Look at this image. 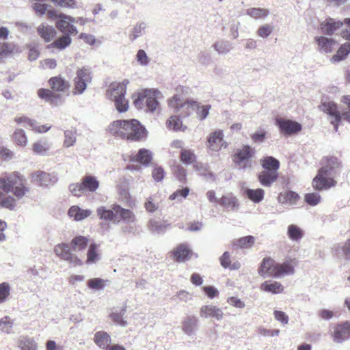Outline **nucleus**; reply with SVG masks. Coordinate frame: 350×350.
Listing matches in <instances>:
<instances>
[{"label":"nucleus","instance_id":"obj_1","mask_svg":"<svg viewBox=\"0 0 350 350\" xmlns=\"http://www.w3.org/2000/svg\"><path fill=\"white\" fill-rule=\"evenodd\" d=\"M29 190L25 178L18 172L3 174L0 176V207L14 209L16 200L7 194L12 193L16 198H21Z\"/></svg>","mask_w":350,"mask_h":350},{"label":"nucleus","instance_id":"obj_2","mask_svg":"<svg viewBox=\"0 0 350 350\" xmlns=\"http://www.w3.org/2000/svg\"><path fill=\"white\" fill-rule=\"evenodd\" d=\"M108 129L113 137L130 142H140L148 134L146 128L136 119L113 121Z\"/></svg>","mask_w":350,"mask_h":350},{"label":"nucleus","instance_id":"obj_3","mask_svg":"<svg viewBox=\"0 0 350 350\" xmlns=\"http://www.w3.org/2000/svg\"><path fill=\"white\" fill-rule=\"evenodd\" d=\"M297 264L296 258H288L280 263L271 257L264 258L258 267V274L265 277L269 275L280 278L284 275H293L295 273V267Z\"/></svg>","mask_w":350,"mask_h":350},{"label":"nucleus","instance_id":"obj_4","mask_svg":"<svg viewBox=\"0 0 350 350\" xmlns=\"http://www.w3.org/2000/svg\"><path fill=\"white\" fill-rule=\"evenodd\" d=\"M260 164L262 170L257 175L258 180L261 185L270 187L278 180L280 163L275 157L267 156L260 159Z\"/></svg>","mask_w":350,"mask_h":350},{"label":"nucleus","instance_id":"obj_5","mask_svg":"<svg viewBox=\"0 0 350 350\" xmlns=\"http://www.w3.org/2000/svg\"><path fill=\"white\" fill-rule=\"evenodd\" d=\"M96 213L100 220L110 221L113 224H118L121 220L127 222H134L135 216L133 211L122 208L118 204H113L110 209L101 206L97 208Z\"/></svg>","mask_w":350,"mask_h":350},{"label":"nucleus","instance_id":"obj_6","mask_svg":"<svg viewBox=\"0 0 350 350\" xmlns=\"http://www.w3.org/2000/svg\"><path fill=\"white\" fill-rule=\"evenodd\" d=\"M255 154L254 148L250 145H243L235 150L232 155V161L239 169H250L253 166L252 159Z\"/></svg>","mask_w":350,"mask_h":350},{"label":"nucleus","instance_id":"obj_7","mask_svg":"<svg viewBox=\"0 0 350 350\" xmlns=\"http://www.w3.org/2000/svg\"><path fill=\"white\" fill-rule=\"evenodd\" d=\"M100 183L96 177L92 175L83 176L80 183H73L69 186L72 194L76 197L82 196L85 191L95 192L99 187Z\"/></svg>","mask_w":350,"mask_h":350},{"label":"nucleus","instance_id":"obj_8","mask_svg":"<svg viewBox=\"0 0 350 350\" xmlns=\"http://www.w3.org/2000/svg\"><path fill=\"white\" fill-rule=\"evenodd\" d=\"M92 74L90 68L82 67L77 70L76 76L74 78V88L72 94L74 95L81 94L86 90L87 85L92 81Z\"/></svg>","mask_w":350,"mask_h":350},{"label":"nucleus","instance_id":"obj_9","mask_svg":"<svg viewBox=\"0 0 350 350\" xmlns=\"http://www.w3.org/2000/svg\"><path fill=\"white\" fill-rule=\"evenodd\" d=\"M323 169L319 168L317 175L312 180V186L316 191H321L336 186L337 182Z\"/></svg>","mask_w":350,"mask_h":350},{"label":"nucleus","instance_id":"obj_10","mask_svg":"<svg viewBox=\"0 0 350 350\" xmlns=\"http://www.w3.org/2000/svg\"><path fill=\"white\" fill-rule=\"evenodd\" d=\"M54 252L61 259L68 261L74 266H81L82 260L75 254H72L70 246L67 243H62L56 245Z\"/></svg>","mask_w":350,"mask_h":350},{"label":"nucleus","instance_id":"obj_11","mask_svg":"<svg viewBox=\"0 0 350 350\" xmlns=\"http://www.w3.org/2000/svg\"><path fill=\"white\" fill-rule=\"evenodd\" d=\"M330 336L334 342L342 343L350 338V321L338 323L332 327Z\"/></svg>","mask_w":350,"mask_h":350},{"label":"nucleus","instance_id":"obj_12","mask_svg":"<svg viewBox=\"0 0 350 350\" xmlns=\"http://www.w3.org/2000/svg\"><path fill=\"white\" fill-rule=\"evenodd\" d=\"M276 124L281 133L284 135H293L301 131L302 126L299 122L284 118L276 119Z\"/></svg>","mask_w":350,"mask_h":350},{"label":"nucleus","instance_id":"obj_13","mask_svg":"<svg viewBox=\"0 0 350 350\" xmlns=\"http://www.w3.org/2000/svg\"><path fill=\"white\" fill-rule=\"evenodd\" d=\"M75 21V18L71 16L60 13L59 21H57L56 27L63 33L77 35L78 31L77 28L72 25Z\"/></svg>","mask_w":350,"mask_h":350},{"label":"nucleus","instance_id":"obj_14","mask_svg":"<svg viewBox=\"0 0 350 350\" xmlns=\"http://www.w3.org/2000/svg\"><path fill=\"white\" fill-rule=\"evenodd\" d=\"M319 108L323 112L334 118L331 120V124L334 126L335 131H338L339 122L341 120V116L340 111L338 109L337 105L332 101L325 102L319 106Z\"/></svg>","mask_w":350,"mask_h":350},{"label":"nucleus","instance_id":"obj_15","mask_svg":"<svg viewBox=\"0 0 350 350\" xmlns=\"http://www.w3.org/2000/svg\"><path fill=\"white\" fill-rule=\"evenodd\" d=\"M170 254L175 261L181 262L188 260L193 253L187 243H180L174 247Z\"/></svg>","mask_w":350,"mask_h":350},{"label":"nucleus","instance_id":"obj_16","mask_svg":"<svg viewBox=\"0 0 350 350\" xmlns=\"http://www.w3.org/2000/svg\"><path fill=\"white\" fill-rule=\"evenodd\" d=\"M224 143L223 131L217 130L209 134L207 137L206 146L212 151H219Z\"/></svg>","mask_w":350,"mask_h":350},{"label":"nucleus","instance_id":"obj_17","mask_svg":"<svg viewBox=\"0 0 350 350\" xmlns=\"http://www.w3.org/2000/svg\"><path fill=\"white\" fill-rule=\"evenodd\" d=\"M129 80L125 79L123 82H113L111 83L109 89L107 91V94L112 100L124 97L126 92V85L129 83Z\"/></svg>","mask_w":350,"mask_h":350},{"label":"nucleus","instance_id":"obj_18","mask_svg":"<svg viewBox=\"0 0 350 350\" xmlns=\"http://www.w3.org/2000/svg\"><path fill=\"white\" fill-rule=\"evenodd\" d=\"M321 167L325 172L329 174L336 173V172L342 167V164L338 158L334 156H327L322 158L321 161Z\"/></svg>","mask_w":350,"mask_h":350},{"label":"nucleus","instance_id":"obj_19","mask_svg":"<svg viewBox=\"0 0 350 350\" xmlns=\"http://www.w3.org/2000/svg\"><path fill=\"white\" fill-rule=\"evenodd\" d=\"M31 180L39 186H49L54 184L57 179L49 173L37 171L31 174Z\"/></svg>","mask_w":350,"mask_h":350},{"label":"nucleus","instance_id":"obj_20","mask_svg":"<svg viewBox=\"0 0 350 350\" xmlns=\"http://www.w3.org/2000/svg\"><path fill=\"white\" fill-rule=\"evenodd\" d=\"M49 85L56 93L65 92L70 88V82L61 75L51 77L48 81Z\"/></svg>","mask_w":350,"mask_h":350},{"label":"nucleus","instance_id":"obj_21","mask_svg":"<svg viewBox=\"0 0 350 350\" xmlns=\"http://www.w3.org/2000/svg\"><path fill=\"white\" fill-rule=\"evenodd\" d=\"M343 25V22L335 21L332 18H326L320 24V29L322 33L326 35L332 36L336 31L339 29Z\"/></svg>","mask_w":350,"mask_h":350},{"label":"nucleus","instance_id":"obj_22","mask_svg":"<svg viewBox=\"0 0 350 350\" xmlns=\"http://www.w3.org/2000/svg\"><path fill=\"white\" fill-rule=\"evenodd\" d=\"M200 316L204 318H214L219 321L222 319L224 313L220 308L215 306L206 305L200 308Z\"/></svg>","mask_w":350,"mask_h":350},{"label":"nucleus","instance_id":"obj_23","mask_svg":"<svg viewBox=\"0 0 350 350\" xmlns=\"http://www.w3.org/2000/svg\"><path fill=\"white\" fill-rule=\"evenodd\" d=\"M38 97L51 105H56L57 101L61 99L59 94L56 93L52 89L40 88L38 90Z\"/></svg>","mask_w":350,"mask_h":350},{"label":"nucleus","instance_id":"obj_24","mask_svg":"<svg viewBox=\"0 0 350 350\" xmlns=\"http://www.w3.org/2000/svg\"><path fill=\"white\" fill-rule=\"evenodd\" d=\"M37 32L45 42H50L53 40L57 34V31L53 27L43 23L37 27Z\"/></svg>","mask_w":350,"mask_h":350},{"label":"nucleus","instance_id":"obj_25","mask_svg":"<svg viewBox=\"0 0 350 350\" xmlns=\"http://www.w3.org/2000/svg\"><path fill=\"white\" fill-rule=\"evenodd\" d=\"M217 203L228 211H236L239 207L238 199L232 193L223 196L217 200Z\"/></svg>","mask_w":350,"mask_h":350},{"label":"nucleus","instance_id":"obj_26","mask_svg":"<svg viewBox=\"0 0 350 350\" xmlns=\"http://www.w3.org/2000/svg\"><path fill=\"white\" fill-rule=\"evenodd\" d=\"M300 199L299 195L291 190H286L281 192L278 197V200L280 204L295 205Z\"/></svg>","mask_w":350,"mask_h":350},{"label":"nucleus","instance_id":"obj_27","mask_svg":"<svg viewBox=\"0 0 350 350\" xmlns=\"http://www.w3.org/2000/svg\"><path fill=\"white\" fill-rule=\"evenodd\" d=\"M314 40L318 44L319 50L325 53H330L336 43L334 39L325 36H317Z\"/></svg>","mask_w":350,"mask_h":350},{"label":"nucleus","instance_id":"obj_28","mask_svg":"<svg viewBox=\"0 0 350 350\" xmlns=\"http://www.w3.org/2000/svg\"><path fill=\"white\" fill-rule=\"evenodd\" d=\"M261 291L272 294H280L284 292V288L281 282L278 281L267 280L260 286Z\"/></svg>","mask_w":350,"mask_h":350},{"label":"nucleus","instance_id":"obj_29","mask_svg":"<svg viewBox=\"0 0 350 350\" xmlns=\"http://www.w3.org/2000/svg\"><path fill=\"white\" fill-rule=\"evenodd\" d=\"M94 342L98 347L106 350L111 342V338L107 332L98 331L94 334Z\"/></svg>","mask_w":350,"mask_h":350},{"label":"nucleus","instance_id":"obj_30","mask_svg":"<svg viewBox=\"0 0 350 350\" xmlns=\"http://www.w3.org/2000/svg\"><path fill=\"white\" fill-rule=\"evenodd\" d=\"M152 159V155L150 150L142 148L137 154L130 158L131 161L138 162L144 165H148Z\"/></svg>","mask_w":350,"mask_h":350},{"label":"nucleus","instance_id":"obj_31","mask_svg":"<svg viewBox=\"0 0 350 350\" xmlns=\"http://www.w3.org/2000/svg\"><path fill=\"white\" fill-rule=\"evenodd\" d=\"M91 211L88 209H81L79 206H72L68 211V215L72 217L75 221H81L89 217L91 215Z\"/></svg>","mask_w":350,"mask_h":350},{"label":"nucleus","instance_id":"obj_32","mask_svg":"<svg viewBox=\"0 0 350 350\" xmlns=\"http://www.w3.org/2000/svg\"><path fill=\"white\" fill-rule=\"evenodd\" d=\"M71 35L72 34L64 33L63 36L55 40L48 47L54 48L59 51L65 49L66 47L69 46L72 42Z\"/></svg>","mask_w":350,"mask_h":350},{"label":"nucleus","instance_id":"obj_33","mask_svg":"<svg viewBox=\"0 0 350 350\" xmlns=\"http://www.w3.org/2000/svg\"><path fill=\"white\" fill-rule=\"evenodd\" d=\"M89 243V239L87 237L79 235L75 237L70 241L72 251L81 252L84 250Z\"/></svg>","mask_w":350,"mask_h":350},{"label":"nucleus","instance_id":"obj_34","mask_svg":"<svg viewBox=\"0 0 350 350\" xmlns=\"http://www.w3.org/2000/svg\"><path fill=\"white\" fill-rule=\"evenodd\" d=\"M168 104L170 107L178 110L184 107L189 108L190 106L196 105V102L184 100L180 96L175 95L168 100Z\"/></svg>","mask_w":350,"mask_h":350},{"label":"nucleus","instance_id":"obj_35","mask_svg":"<svg viewBox=\"0 0 350 350\" xmlns=\"http://www.w3.org/2000/svg\"><path fill=\"white\" fill-rule=\"evenodd\" d=\"M126 311V308H123L120 310H115L109 314V317L115 324L125 327L127 325V322L124 318Z\"/></svg>","mask_w":350,"mask_h":350},{"label":"nucleus","instance_id":"obj_36","mask_svg":"<svg viewBox=\"0 0 350 350\" xmlns=\"http://www.w3.org/2000/svg\"><path fill=\"white\" fill-rule=\"evenodd\" d=\"M143 98H146V106L148 111H154L159 106V102L157 100V92L155 90H148V94H144Z\"/></svg>","mask_w":350,"mask_h":350},{"label":"nucleus","instance_id":"obj_37","mask_svg":"<svg viewBox=\"0 0 350 350\" xmlns=\"http://www.w3.org/2000/svg\"><path fill=\"white\" fill-rule=\"evenodd\" d=\"M350 53V43H345L340 45L336 53L331 59L332 62H338L346 58Z\"/></svg>","mask_w":350,"mask_h":350},{"label":"nucleus","instance_id":"obj_38","mask_svg":"<svg viewBox=\"0 0 350 350\" xmlns=\"http://www.w3.org/2000/svg\"><path fill=\"white\" fill-rule=\"evenodd\" d=\"M255 242V238L252 235L245 236L233 241V246L240 249L251 247Z\"/></svg>","mask_w":350,"mask_h":350},{"label":"nucleus","instance_id":"obj_39","mask_svg":"<svg viewBox=\"0 0 350 350\" xmlns=\"http://www.w3.org/2000/svg\"><path fill=\"white\" fill-rule=\"evenodd\" d=\"M148 90H150V89L142 90L132 95L133 104L135 107L137 109L144 108L146 103V98H143L144 96L143 94H148Z\"/></svg>","mask_w":350,"mask_h":350},{"label":"nucleus","instance_id":"obj_40","mask_svg":"<svg viewBox=\"0 0 350 350\" xmlns=\"http://www.w3.org/2000/svg\"><path fill=\"white\" fill-rule=\"evenodd\" d=\"M18 347L21 350H37L38 346L36 341L27 336H21L18 339Z\"/></svg>","mask_w":350,"mask_h":350},{"label":"nucleus","instance_id":"obj_41","mask_svg":"<svg viewBox=\"0 0 350 350\" xmlns=\"http://www.w3.org/2000/svg\"><path fill=\"white\" fill-rule=\"evenodd\" d=\"M245 194L247 198L253 202L259 203L264 198L265 191L260 188L256 189H247L245 191Z\"/></svg>","mask_w":350,"mask_h":350},{"label":"nucleus","instance_id":"obj_42","mask_svg":"<svg viewBox=\"0 0 350 350\" xmlns=\"http://www.w3.org/2000/svg\"><path fill=\"white\" fill-rule=\"evenodd\" d=\"M99 260L98 245L96 243H91L87 252V264L95 263Z\"/></svg>","mask_w":350,"mask_h":350},{"label":"nucleus","instance_id":"obj_43","mask_svg":"<svg viewBox=\"0 0 350 350\" xmlns=\"http://www.w3.org/2000/svg\"><path fill=\"white\" fill-rule=\"evenodd\" d=\"M180 161L186 165L193 164L196 161L197 157L193 150L183 149L180 153Z\"/></svg>","mask_w":350,"mask_h":350},{"label":"nucleus","instance_id":"obj_44","mask_svg":"<svg viewBox=\"0 0 350 350\" xmlns=\"http://www.w3.org/2000/svg\"><path fill=\"white\" fill-rule=\"evenodd\" d=\"M14 142L20 146H25L27 144V137L25 132L22 129H17L15 130L12 135Z\"/></svg>","mask_w":350,"mask_h":350},{"label":"nucleus","instance_id":"obj_45","mask_svg":"<svg viewBox=\"0 0 350 350\" xmlns=\"http://www.w3.org/2000/svg\"><path fill=\"white\" fill-rule=\"evenodd\" d=\"M166 124L169 129L174 130L176 131H185L186 129V126H183L180 119L176 116H171L167 121Z\"/></svg>","mask_w":350,"mask_h":350},{"label":"nucleus","instance_id":"obj_46","mask_svg":"<svg viewBox=\"0 0 350 350\" xmlns=\"http://www.w3.org/2000/svg\"><path fill=\"white\" fill-rule=\"evenodd\" d=\"M197 319L193 317H187L183 322V330L188 335L191 334L197 325Z\"/></svg>","mask_w":350,"mask_h":350},{"label":"nucleus","instance_id":"obj_47","mask_svg":"<svg viewBox=\"0 0 350 350\" xmlns=\"http://www.w3.org/2000/svg\"><path fill=\"white\" fill-rule=\"evenodd\" d=\"M287 233L289 239L293 241H298L301 239L304 234L302 230L294 224L288 226Z\"/></svg>","mask_w":350,"mask_h":350},{"label":"nucleus","instance_id":"obj_48","mask_svg":"<svg viewBox=\"0 0 350 350\" xmlns=\"http://www.w3.org/2000/svg\"><path fill=\"white\" fill-rule=\"evenodd\" d=\"M269 13L268 10L260 8H252L247 10V14L255 19L265 18Z\"/></svg>","mask_w":350,"mask_h":350},{"label":"nucleus","instance_id":"obj_49","mask_svg":"<svg viewBox=\"0 0 350 350\" xmlns=\"http://www.w3.org/2000/svg\"><path fill=\"white\" fill-rule=\"evenodd\" d=\"M220 263L223 267L229 268L230 269H237L241 267L240 263L238 262L231 265L230 256L228 252H225L220 257Z\"/></svg>","mask_w":350,"mask_h":350},{"label":"nucleus","instance_id":"obj_50","mask_svg":"<svg viewBox=\"0 0 350 350\" xmlns=\"http://www.w3.org/2000/svg\"><path fill=\"white\" fill-rule=\"evenodd\" d=\"M321 200V196L316 193H307L304 195V200L310 206H314L317 205Z\"/></svg>","mask_w":350,"mask_h":350},{"label":"nucleus","instance_id":"obj_51","mask_svg":"<svg viewBox=\"0 0 350 350\" xmlns=\"http://www.w3.org/2000/svg\"><path fill=\"white\" fill-rule=\"evenodd\" d=\"M191 108L195 109H196V112L198 114V116L199 118L202 120L205 119L207 116L208 115L209 109H211V105H203L200 106L196 102V105L190 106Z\"/></svg>","mask_w":350,"mask_h":350},{"label":"nucleus","instance_id":"obj_52","mask_svg":"<svg viewBox=\"0 0 350 350\" xmlns=\"http://www.w3.org/2000/svg\"><path fill=\"white\" fill-rule=\"evenodd\" d=\"M13 321L8 316H5L0 319V329L6 334L12 332Z\"/></svg>","mask_w":350,"mask_h":350},{"label":"nucleus","instance_id":"obj_53","mask_svg":"<svg viewBox=\"0 0 350 350\" xmlns=\"http://www.w3.org/2000/svg\"><path fill=\"white\" fill-rule=\"evenodd\" d=\"M106 281L99 278L90 279L88 281V286L91 289L100 290L105 286Z\"/></svg>","mask_w":350,"mask_h":350},{"label":"nucleus","instance_id":"obj_54","mask_svg":"<svg viewBox=\"0 0 350 350\" xmlns=\"http://www.w3.org/2000/svg\"><path fill=\"white\" fill-rule=\"evenodd\" d=\"M49 145L46 142H37L32 144V150L36 154H43L49 150Z\"/></svg>","mask_w":350,"mask_h":350},{"label":"nucleus","instance_id":"obj_55","mask_svg":"<svg viewBox=\"0 0 350 350\" xmlns=\"http://www.w3.org/2000/svg\"><path fill=\"white\" fill-rule=\"evenodd\" d=\"M10 286L7 282L0 284V304L6 301L10 295Z\"/></svg>","mask_w":350,"mask_h":350},{"label":"nucleus","instance_id":"obj_56","mask_svg":"<svg viewBox=\"0 0 350 350\" xmlns=\"http://www.w3.org/2000/svg\"><path fill=\"white\" fill-rule=\"evenodd\" d=\"M115 106L119 112H125L129 109V102L125 99L124 96L113 100Z\"/></svg>","mask_w":350,"mask_h":350},{"label":"nucleus","instance_id":"obj_57","mask_svg":"<svg viewBox=\"0 0 350 350\" xmlns=\"http://www.w3.org/2000/svg\"><path fill=\"white\" fill-rule=\"evenodd\" d=\"M51 127L52 126L49 124L40 125L36 120H34L33 126H31V129L32 131L36 133H44L49 131Z\"/></svg>","mask_w":350,"mask_h":350},{"label":"nucleus","instance_id":"obj_58","mask_svg":"<svg viewBox=\"0 0 350 350\" xmlns=\"http://www.w3.org/2000/svg\"><path fill=\"white\" fill-rule=\"evenodd\" d=\"M54 4L62 8L73 9L76 8L77 3L75 0H50Z\"/></svg>","mask_w":350,"mask_h":350},{"label":"nucleus","instance_id":"obj_59","mask_svg":"<svg viewBox=\"0 0 350 350\" xmlns=\"http://www.w3.org/2000/svg\"><path fill=\"white\" fill-rule=\"evenodd\" d=\"M189 193V189L188 187H184L180 189H178L176 191H174L173 193H172L169 199L171 200H174L175 199H177L178 198H186Z\"/></svg>","mask_w":350,"mask_h":350},{"label":"nucleus","instance_id":"obj_60","mask_svg":"<svg viewBox=\"0 0 350 350\" xmlns=\"http://www.w3.org/2000/svg\"><path fill=\"white\" fill-rule=\"evenodd\" d=\"M152 176L155 181H161L165 176V171L161 166L155 167L152 170Z\"/></svg>","mask_w":350,"mask_h":350},{"label":"nucleus","instance_id":"obj_61","mask_svg":"<svg viewBox=\"0 0 350 350\" xmlns=\"http://www.w3.org/2000/svg\"><path fill=\"white\" fill-rule=\"evenodd\" d=\"M273 31V27L270 25L265 24L261 26L257 31V34L261 38L268 37Z\"/></svg>","mask_w":350,"mask_h":350},{"label":"nucleus","instance_id":"obj_62","mask_svg":"<svg viewBox=\"0 0 350 350\" xmlns=\"http://www.w3.org/2000/svg\"><path fill=\"white\" fill-rule=\"evenodd\" d=\"M14 120L18 124H24L25 125L31 128V126H33L35 120L31 119L25 116H21L15 117Z\"/></svg>","mask_w":350,"mask_h":350},{"label":"nucleus","instance_id":"obj_63","mask_svg":"<svg viewBox=\"0 0 350 350\" xmlns=\"http://www.w3.org/2000/svg\"><path fill=\"white\" fill-rule=\"evenodd\" d=\"M144 29V27L142 25V24H137L132 29L129 38L130 40L133 41L137 38L140 36L142 34V31Z\"/></svg>","mask_w":350,"mask_h":350},{"label":"nucleus","instance_id":"obj_64","mask_svg":"<svg viewBox=\"0 0 350 350\" xmlns=\"http://www.w3.org/2000/svg\"><path fill=\"white\" fill-rule=\"evenodd\" d=\"M343 25H345L347 27L342 30L340 36L344 39L350 40V18H345L344 20Z\"/></svg>","mask_w":350,"mask_h":350}]
</instances>
